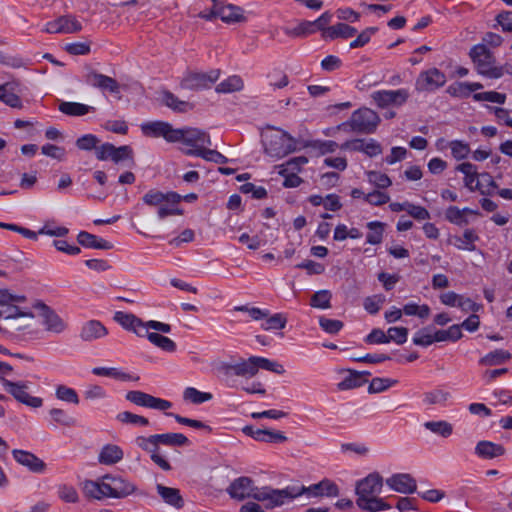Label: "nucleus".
<instances>
[{
  "mask_svg": "<svg viewBox=\"0 0 512 512\" xmlns=\"http://www.w3.org/2000/svg\"><path fill=\"white\" fill-rule=\"evenodd\" d=\"M104 479L106 480L107 487L105 488L108 490L109 498L122 499L137 490L135 484L121 476L106 474L104 475Z\"/></svg>",
  "mask_w": 512,
  "mask_h": 512,
  "instance_id": "nucleus-16",
  "label": "nucleus"
},
{
  "mask_svg": "<svg viewBox=\"0 0 512 512\" xmlns=\"http://www.w3.org/2000/svg\"><path fill=\"white\" fill-rule=\"evenodd\" d=\"M385 302V297L383 295H373L365 298L364 300V308L370 314H376L382 307Z\"/></svg>",
  "mask_w": 512,
  "mask_h": 512,
  "instance_id": "nucleus-63",
  "label": "nucleus"
},
{
  "mask_svg": "<svg viewBox=\"0 0 512 512\" xmlns=\"http://www.w3.org/2000/svg\"><path fill=\"white\" fill-rule=\"evenodd\" d=\"M266 318V322L262 324L264 330H280L283 329L287 323V318L282 313H276Z\"/></svg>",
  "mask_w": 512,
  "mask_h": 512,
  "instance_id": "nucleus-60",
  "label": "nucleus"
},
{
  "mask_svg": "<svg viewBox=\"0 0 512 512\" xmlns=\"http://www.w3.org/2000/svg\"><path fill=\"white\" fill-rule=\"evenodd\" d=\"M162 101L167 107L180 113L187 112L193 108L192 104L178 99L174 94L168 91L163 93Z\"/></svg>",
  "mask_w": 512,
  "mask_h": 512,
  "instance_id": "nucleus-40",
  "label": "nucleus"
},
{
  "mask_svg": "<svg viewBox=\"0 0 512 512\" xmlns=\"http://www.w3.org/2000/svg\"><path fill=\"white\" fill-rule=\"evenodd\" d=\"M58 497L66 503H77L79 495L75 487L68 484H61L57 489Z\"/></svg>",
  "mask_w": 512,
  "mask_h": 512,
  "instance_id": "nucleus-52",
  "label": "nucleus"
},
{
  "mask_svg": "<svg viewBox=\"0 0 512 512\" xmlns=\"http://www.w3.org/2000/svg\"><path fill=\"white\" fill-rule=\"evenodd\" d=\"M478 240V236L471 229L464 231L462 237H455V246L460 250L474 251V242Z\"/></svg>",
  "mask_w": 512,
  "mask_h": 512,
  "instance_id": "nucleus-46",
  "label": "nucleus"
},
{
  "mask_svg": "<svg viewBox=\"0 0 512 512\" xmlns=\"http://www.w3.org/2000/svg\"><path fill=\"white\" fill-rule=\"evenodd\" d=\"M107 334L108 330L100 321L89 320L81 326L79 337L84 342H93L104 338Z\"/></svg>",
  "mask_w": 512,
  "mask_h": 512,
  "instance_id": "nucleus-24",
  "label": "nucleus"
},
{
  "mask_svg": "<svg viewBox=\"0 0 512 512\" xmlns=\"http://www.w3.org/2000/svg\"><path fill=\"white\" fill-rule=\"evenodd\" d=\"M368 375H370L369 372H357L349 370V375L338 384V388L340 390H349L360 387L367 382L365 376Z\"/></svg>",
  "mask_w": 512,
  "mask_h": 512,
  "instance_id": "nucleus-37",
  "label": "nucleus"
},
{
  "mask_svg": "<svg viewBox=\"0 0 512 512\" xmlns=\"http://www.w3.org/2000/svg\"><path fill=\"white\" fill-rule=\"evenodd\" d=\"M158 437L162 445L165 446L183 447L190 444L189 439L181 433H163L158 434Z\"/></svg>",
  "mask_w": 512,
  "mask_h": 512,
  "instance_id": "nucleus-43",
  "label": "nucleus"
},
{
  "mask_svg": "<svg viewBox=\"0 0 512 512\" xmlns=\"http://www.w3.org/2000/svg\"><path fill=\"white\" fill-rule=\"evenodd\" d=\"M413 343L422 347H428L433 344L434 339L432 327H425L418 330L413 337Z\"/></svg>",
  "mask_w": 512,
  "mask_h": 512,
  "instance_id": "nucleus-56",
  "label": "nucleus"
},
{
  "mask_svg": "<svg viewBox=\"0 0 512 512\" xmlns=\"http://www.w3.org/2000/svg\"><path fill=\"white\" fill-rule=\"evenodd\" d=\"M82 30V25L72 15L60 16L57 19L47 22L43 31L49 34H69Z\"/></svg>",
  "mask_w": 512,
  "mask_h": 512,
  "instance_id": "nucleus-18",
  "label": "nucleus"
},
{
  "mask_svg": "<svg viewBox=\"0 0 512 512\" xmlns=\"http://www.w3.org/2000/svg\"><path fill=\"white\" fill-rule=\"evenodd\" d=\"M259 488L260 487L255 485L252 478L241 476L230 483L226 492L232 499L237 501H243L249 498L256 500V494H258Z\"/></svg>",
  "mask_w": 512,
  "mask_h": 512,
  "instance_id": "nucleus-10",
  "label": "nucleus"
},
{
  "mask_svg": "<svg viewBox=\"0 0 512 512\" xmlns=\"http://www.w3.org/2000/svg\"><path fill=\"white\" fill-rule=\"evenodd\" d=\"M12 455L17 463L33 473H44L47 468L46 463L32 452L14 449Z\"/></svg>",
  "mask_w": 512,
  "mask_h": 512,
  "instance_id": "nucleus-20",
  "label": "nucleus"
},
{
  "mask_svg": "<svg viewBox=\"0 0 512 512\" xmlns=\"http://www.w3.org/2000/svg\"><path fill=\"white\" fill-rule=\"evenodd\" d=\"M382 488L383 478L377 472L370 473L365 478L357 481L355 486L357 506H361L360 503L366 500L367 497H377L381 493Z\"/></svg>",
  "mask_w": 512,
  "mask_h": 512,
  "instance_id": "nucleus-7",
  "label": "nucleus"
},
{
  "mask_svg": "<svg viewBox=\"0 0 512 512\" xmlns=\"http://www.w3.org/2000/svg\"><path fill=\"white\" fill-rule=\"evenodd\" d=\"M179 203L180 202H169L165 200L157 211L159 219H164L172 215H182L183 211L178 207Z\"/></svg>",
  "mask_w": 512,
  "mask_h": 512,
  "instance_id": "nucleus-59",
  "label": "nucleus"
},
{
  "mask_svg": "<svg viewBox=\"0 0 512 512\" xmlns=\"http://www.w3.org/2000/svg\"><path fill=\"white\" fill-rule=\"evenodd\" d=\"M156 490L166 504L171 505L177 509L183 507L184 501L180 495L179 489L157 484Z\"/></svg>",
  "mask_w": 512,
  "mask_h": 512,
  "instance_id": "nucleus-31",
  "label": "nucleus"
},
{
  "mask_svg": "<svg viewBox=\"0 0 512 512\" xmlns=\"http://www.w3.org/2000/svg\"><path fill=\"white\" fill-rule=\"evenodd\" d=\"M91 84L101 90H107L111 93H118L120 90V86L118 82L104 74H100L98 72H92L90 74Z\"/></svg>",
  "mask_w": 512,
  "mask_h": 512,
  "instance_id": "nucleus-35",
  "label": "nucleus"
},
{
  "mask_svg": "<svg viewBox=\"0 0 512 512\" xmlns=\"http://www.w3.org/2000/svg\"><path fill=\"white\" fill-rule=\"evenodd\" d=\"M254 360L257 367V372L259 371L260 368L280 375L285 372L283 365H281L278 362L271 361L267 358L258 356H254Z\"/></svg>",
  "mask_w": 512,
  "mask_h": 512,
  "instance_id": "nucleus-54",
  "label": "nucleus"
},
{
  "mask_svg": "<svg viewBox=\"0 0 512 512\" xmlns=\"http://www.w3.org/2000/svg\"><path fill=\"white\" fill-rule=\"evenodd\" d=\"M26 300L24 295H16L8 290H0V307H19L17 304Z\"/></svg>",
  "mask_w": 512,
  "mask_h": 512,
  "instance_id": "nucleus-57",
  "label": "nucleus"
},
{
  "mask_svg": "<svg viewBox=\"0 0 512 512\" xmlns=\"http://www.w3.org/2000/svg\"><path fill=\"white\" fill-rule=\"evenodd\" d=\"M511 358L508 351L497 349L483 356L479 363L485 366H496L505 363Z\"/></svg>",
  "mask_w": 512,
  "mask_h": 512,
  "instance_id": "nucleus-38",
  "label": "nucleus"
},
{
  "mask_svg": "<svg viewBox=\"0 0 512 512\" xmlns=\"http://www.w3.org/2000/svg\"><path fill=\"white\" fill-rule=\"evenodd\" d=\"M141 130L148 137H163L167 142L175 143L177 139L176 129L171 124L163 121L146 122L141 125Z\"/></svg>",
  "mask_w": 512,
  "mask_h": 512,
  "instance_id": "nucleus-17",
  "label": "nucleus"
},
{
  "mask_svg": "<svg viewBox=\"0 0 512 512\" xmlns=\"http://www.w3.org/2000/svg\"><path fill=\"white\" fill-rule=\"evenodd\" d=\"M34 308L38 310V316L41 319L45 331L55 335L62 334L66 331L68 327L67 323L51 307L41 301H37L34 304Z\"/></svg>",
  "mask_w": 512,
  "mask_h": 512,
  "instance_id": "nucleus-6",
  "label": "nucleus"
},
{
  "mask_svg": "<svg viewBox=\"0 0 512 512\" xmlns=\"http://www.w3.org/2000/svg\"><path fill=\"white\" fill-rule=\"evenodd\" d=\"M456 170L463 173L465 175L464 182L465 186L470 190H475L479 188L480 175L477 172V168L470 162L461 163L456 167Z\"/></svg>",
  "mask_w": 512,
  "mask_h": 512,
  "instance_id": "nucleus-33",
  "label": "nucleus"
},
{
  "mask_svg": "<svg viewBox=\"0 0 512 512\" xmlns=\"http://www.w3.org/2000/svg\"><path fill=\"white\" fill-rule=\"evenodd\" d=\"M332 294L329 290H320L311 297V306L320 309H329L331 307Z\"/></svg>",
  "mask_w": 512,
  "mask_h": 512,
  "instance_id": "nucleus-49",
  "label": "nucleus"
},
{
  "mask_svg": "<svg viewBox=\"0 0 512 512\" xmlns=\"http://www.w3.org/2000/svg\"><path fill=\"white\" fill-rule=\"evenodd\" d=\"M7 314L5 324L0 331L15 333L29 330L34 322V314L21 307H11Z\"/></svg>",
  "mask_w": 512,
  "mask_h": 512,
  "instance_id": "nucleus-5",
  "label": "nucleus"
},
{
  "mask_svg": "<svg viewBox=\"0 0 512 512\" xmlns=\"http://www.w3.org/2000/svg\"><path fill=\"white\" fill-rule=\"evenodd\" d=\"M297 498L296 485H288L282 489L263 486L256 494V501L264 502L267 509L281 507Z\"/></svg>",
  "mask_w": 512,
  "mask_h": 512,
  "instance_id": "nucleus-3",
  "label": "nucleus"
},
{
  "mask_svg": "<svg viewBox=\"0 0 512 512\" xmlns=\"http://www.w3.org/2000/svg\"><path fill=\"white\" fill-rule=\"evenodd\" d=\"M100 140L93 134H85L76 140V146L80 150L91 151L98 147Z\"/></svg>",
  "mask_w": 512,
  "mask_h": 512,
  "instance_id": "nucleus-61",
  "label": "nucleus"
},
{
  "mask_svg": "<svg viewBox=\"0 0 512 512\" xmlns=\"http://www.w3.org/2000/svg\"><path fill=\"white\" fill-rule=\"evenodd\" d=\"M183 397L185 400H188L194 404H201L203 402L211 400L212 394L201 392L194 387H188L185 389Z\"/></svg>",
  "mask_w": 512,
  "mask_h": 512,
  "instance_id": "nucleus-53",
  "label": "nucleus"
},
{
  "mask_svg": "<svg viewBox=\"0 0 512 512\" xmlns=\"http://www.w3.org/2000/svg\"><path fill=\"white\" fill-rule=\"evenodd\" d=\"M356 34L357 29L346 23H337L323 31V37L329 40H334L336 38L347 39L355 36Z\"/></svg>",
  "mask_w": 512,
  "mask_h": 512,
  "instance_id": "nucleus-30",
  "label": "nucleus"
},
{
  "mask_svg": "<svg viewBox=\"0 0 512 512\" xmlns=\"http://www.w3.org/2000/svg\"><path fill=\"white\" fill-rule=\"evenodd\" d=\"M177 135L176 142H182L183 144L192 147L191 149L204 148L205 146H211V138L207 132L198 128L185 127L176 129Z\"/></svg>",
  "mask_w": 512,
  "mask_h": 512,
  "instance_id": "nucleus-14",
  "label": "nucleus"
},
{
  "mask_svg": "<svg viewBox=\"0 0 512 512\" xmlns=\"http://www.w3.org/2000/svg\"><path fill=\"white\" fill-rule=\"evenodd\" d=\"M379 123V115L372 109L366 107L354 111L347 122L352 131L362 134H371L375 132Z\"/></svg>",
  "mask_w": 512,
  "mask_h": 512,
  "instance_id": "nucleus-4",
  "label": "nucleus"
},
{
  "mask_svg": "<svg viewBox=\"0 0 512 512\" xmlns=\"http://www.w3.org/2000/svg\"><path fill=\"white\" fill-rule=\"evenodd\" d=\"M142 200L146 205L159 208L165 200L169 202H180L182 196L176 192L163 193L158 190H150L143 196Z\"/></svg>",
  "mask_w": 512,
  "mask_h": 512,
  "instance_id": "nucleus-28",
  "label": "nucleus"
},
{
  "mask_svg": "<svg viewBox=\"0 0 512 512\" xmlns=\"http://www.w3.org/2000/svg\"><path fill=\"white\" fill-rule=\"evenodd\" d=\"M49 415L55 423L66 427L74 426L76 423L75 419L72 416H70L66 411L60 408H52L49 411Z\"/></svg>",
  "mask_w": 512,
  "mask_h": 512,
  "instance_id": "nucleus-55",
  "label": "nucleus"
},
{
  "mask_svg": "<svg viewBox=\"0 0 512 512\" xmlns=\"http://www.w3.org/2000/svg\"><path fill=\"white\" fill-rule=\"evenodd\" d=\"M242 431L256 441L267 443H283L287 441V437L280 431L255 429L253 426H245Z\"/></svg>",
  "mask_w": 512,
  "mask_h": 512,
  "instance_id": "nucleus-23",
  "label": "nucleus"
},
{
  "mask_svg": "<svg viewBox=\"0 0 512 512\" xmlns=\"http://www.w3.org/2000/svg\"><path fill=\"white\" fill-rule=\"evenodd\" d=\"M219 76V70H211L207 73L189 72L183 77L180 85L187 90L207 89L218 80Z\"/></svg>",
  "mask_w": 512,
  "mask_h": 512,
  "instance_id": "nucleus-11",
  "label": "nucleus"
},
{
  "mask_svg": "<svg viewBox=\"0 0 512 512\" xmlns=\"http://www.w3.org/2000/svg\"><path fill=\"white\" fill-rule=\"evenodd\" d=\"M77 241L80 245L93 248V249H101V250H109L112 248V244L102 238H98L97 236L88 233L86 231H81L77 235Z\"/></svg>",
  "mask_w": 512,
  "mask_h": 512,
  "instance_id": "nucleus-34",
  "label": "nucleus"
},
{
  "mask_svg": "<svg viewBox=\"0 0 512 512\" xmlns=\"http://www.w3.org/2000/svg\"><path fill=\"white\" fill-rule=\"evenodd\" d=\"M262 144L267 155L282 158L297 149V141L282 129L267 127L262 133Z\"/></svg>",
  "mask_w": 512,
  "mask_h": 512,
  "instance_id": "nucleus-1",
  "label": "nucleus"
},
{
  "mask_svg": "<svg viewBox=\"0 0 512 512\" xmlns=\"http://www.w3.org/2000/svg\"><path fill=\"white\" fill-rule=\"evenodd\" d=\"M469 56L479 74L490 79H499L504 75V67L496 65L493 52L484 44L474 45L469 51Z\"/></svg>",
  "mask_w": 512,
  "mask_h": 512,
  "instance_id": "nucleus-2",
  "label": "nucleus"
},
{
  "mask_svg": "<svg viewBox=\"0 0 512 512\" xmlns=\"http://www.w3.org/2000/svg\"><path fill=\"white\" fill-rule=\"evenodd\" d=\"M219 18L227 24L241 23L246 21L244 10L240 6L234 4H225L218 1Z\"/></svg>",
  "mask_w": 512,
  "mask_h": 512,
  "instance_id": "nucleus-26",
  "label": "nucleus"
},
{
  "mask_svg": "<svg viewBox=\"0 0 512 512\" xmlns=\"http://www.w3.org/2000/svg\"><path fill=\"white\" fill-rule=\"evenodd\" d=\"M123 455V450L118 445L107 444L101 449L98 461L101 464L113 465L121 461Z\"/></svg>",
  "mask_w": 512,
  "mask_h": 512,
  "instance_id": "nucleus-32",
  "label": "nucleus"
},
{
  "mask_svg": "<svg viewBox=\"0 0 512 512\" xmlns=\"http://www.w3.org/2000/svg\"><path fill=\"white\" fill-rule=\"evenodd\" d=\"M424 427L430 432L440 435L444 438L449 437L453 432V426L444 420L427 421L424 423Z\"/></svg>",
  "mask_w": 512,
  "mask_h": 512,
  "instance_id": "nucleus-44",
  "label": "nucleus"
},
{
  "mask_svg": "<svg viewBox=\"0 0 512 512\" xmlns=\"http://www.w3.org/2000/svg\"><path fill=\"white\" fill-rule=\"evenodd\" d=\"M94 108L85 104H81L78 102H61L59 105V110L70 116H82L87 114L90 110Z\"/></svg>",
  "mask_w": 512,
  "mask_h": 512,
  "instance_id": "nucleus-42",
  "label": "nucleus"
},
{
  "mask_svg": "<svg viewBox=\"0 0 512 512\" xmlns=\"http://www.w3.org/2000/svg\"><path fill=\"white\" fill-rule=\"evenodd\" d=\"M367 227L369 229V233L367 235V243L372 245L381 243L384 232V224L378 221H373L369 222Z\"/></svg>",
  "mask_w": 512,
  "mask_h": 512,
  "instance_id": "nucleus-50",
  "label": "nucleus"
},
{
  "mask_svg": "<svg viewBox=\"0 0 512 512\" xmlns=\"http://www.w3.org/2000/svg\"><path fill=\"white\" fill-rule=\"evenodd\" d=\"M386 485L402 494H412L417 489L416 480L408 473H398L386 479Z\"/></svg>",
  "mask_w": 512,
  "mask_h": 512,
  "instance_id": "nucleus-21",
  "label": "nucleus"
},
{
  "mask_svg": "<svg viewBox=\"0 0 512 512\" xmlns=\"http://www.w3.org/2000/svg\"><path fill=\"white\" fill-rule=\"evenodd\" d=\"M3 386L17 401L32 408H39L43 405V399L28 394L26 382H12L3 379Z\"/></svg>",
  "mask_w": 512,
  "mask_h": 512,
  "instance_id": "nucleus-15",
  "label": "nucleus"
},
{
  "mask_svg": "<svg viewBox=\"0 0 512 512\" xmlns=\"http://www.w3.org/2000/svg\"><path fill=\"white\" fill-rule=\"evenodd\" d=\"M21 92L18 82H6L0 84V101L14 109L23 107L22 100L19 96Z\"/></svg>",
  "mask_w": 512,
  "mask_h": 512,
  "instance_id": "nucleus-22",
  "label": "nucleus"
},
{
  "mask_svg": "<svg viewBox=\"0 0 512 512\" xmlns=\"http://www.w3.org/2000/svg\"><path fill=\"white\" fill-rule=\"evenodd\" d=\"M445 83V74L437 68H430L418 75L415 81V90L418 92H432L444 86Z\"/></svg>",
  "mask_w": 512,
  "mask_h": 512,
  "instance_id": "nucleus-12",
  "label": "nucleus"
},
{
  "mask_svg": "<svg viewBox=\"0 0 512 512\" xmlns=\"http://www.w3.org/2000/svg\"><path fill=\"white\" fill-rule=\"evenodd\" d=\"M144 334L152 344L161 348L162 350L167 352H174L176 350V344L170 338L160 335L156 332L145 331Z\"/></svg>",
  "mask_w": 512,
  "mask_h": 512,
  "instance_id": "nucleus-41",
  "label": "nucleus"
},
{
  "mask_svg": "<svg viewBox=\"0 0 512 512\" xmlns=\"http://www.w3.org/2000/svg\"><path fill=\"white\" fill-rule=\"evenodd\" d=\"M296 491L298 498L301 496H306L308 499L323 496L337 497L340 494L339 487L335 482L328 478H324L320 482L310 486L296 485Z\"/></svg>",
  "mask_w": 512,
  "mask_h": 512,
  "instance_id": "nucleus-8",
  "label": "nucleus"
},
{
  "mask_svg": "<svg viewBox=\"0 0 512 512\" xmlns=\"http://www.w3.org/2000/svg\"><path fill=\"white\" fill-rule=\"evenodd\" d=\"M360 504L361 506H358L360 509L367 510L369 512H378L391 508L389 504L385 503L383 499L378 497H367V499L363 500Z\"/></svg>",
  "mask_w": 512,
  "mask_h": 512,
  "instance_id": "nucleus-51",
  "label": "nucleus"
},
{
  "mask_svg": "<svg viewBox=\"0 0 512 512\" xmlns=\"http://www.w3.org/2000/svg\"><path fill=\"white\" fill-rule=\"evenodd\" d=\"M465 213H475L469 208H464L463 210H460L456 206H450L445 213L446 219L456 225H466L468 224L467 219L464 217Z\"/></svg>",
  "mask_w": 512,
  "mask_h": 512,
  "instance_id": "nucleus-45",
  "label": "nucleus"
},
{
  "mask_svg": "<svg viewBox=\"0 0 512 512\" xmlns=\"http://www.w3.org/2000/svg\"><path fill=\"white\" fill-rule=\"evenodd\" d=\"M55 396L58 400L74 405H78L80 402L76 390L65 385H58L56 387Z\"/></svg>",
  "mask_w": 512,
  "mask_h": 512,
  "instance_id": "nucleus-47",
  "label": "nucleus"
},
{
  "mask_svg": "<svg viewBox=\"0 0 512 512\" xmlns=\"http://www.w3.org/2000/svg\"><path fill=\"white\" fill-rule=\"evenodd\" d=\"M503 32L512 33V11H502L495 17Z\"/></svg>",
  "mask_w": 512,
  "mask_h": 512,
  "instance_id": "nucleus-64",
  "label": "nucleus"
},
{
  "mask_svg": "<svg viewBox=\"0 0 512 512\" xmlns=\"http://www.w3.org/2000/svg\"><path fill=\"white\" fill-rule=\"evenodd\" d=\"M220 370L225 376L253 377L257 374L254 356L234 364L224 363Z\"/></svg>",
  "mask_w": 512,
  "mask_h": 512,
  "instance_id": "nucleus-19",
  "label": "nucleus"
},
{
  "mask_svg": "<svg viewBox=\"0 0 512 512\" xmlns=\"http://www.w3.org/2000/svg\"><path fill=\"white\" fill-rule=\"evenodd\" d=\"M136 445L150 454L151 460L164 471L172 469L169 462L160 454V442L158 434L150 435L148 437L138 436L135 439Z\"/></svg>",
  "mask_w": 512,
  "mask_h": 512,
  "instance_id": "nucleus-9",
  "label": "nucleus"
},
{
  "mask_svg": "<svg viewBox=\"0 0 512 512\" xmlns=\"http://www.w3.org/2000/svg\"><path fill=\"white\" fill-rule=\"evenodd\" d=\"M410 97L407 89L398 90H379L371 94V98L380 108L389 106L400 107L404 105Z\"/></svg>",
  "mask_w": 512,
  "mask_h": 512,
  "instance_id": "nucleus-13",
  "label": "nucleus"
},
{
  "mask_svg": "<svg viewBox=\"0 0 512 512\" xmlns=\"http://www.w3.org/2000/svg\"><path fill=\"white\" fill-rule=\"evenodd\" d=\"M244 82L240 76L233 75L220 82L215 90L218 93H232L242 90Z\"/></svg>",
  "mask_w": 512,
  "mask_h": 512,
  "instance_id": "nucleus-39",
  "label": "nucleus"
},
{
  "mask_svg": "<svg viewBox=\"0 0 512 512\" xmlns=\"http://www.w3.org/2000/svg\"><path fill=\"white\" fill-rule=\"evenodd\" d=\"M104 487H107L104 476L99 481L86 480L83 483V493L88 498L103 500L109 498L108 490Z\"/></svg>",
  "mask_w": 512,
  "mask_h": 512,
  "instance_id": "nucleus-29",
  "label": "nucleus"
},
{
  "mask_svg": "<svg viewBox=\"0 0 512 512\" xmlns=\"http://www.w3.org/2000/svg\"><path fill=\"white\" fill-rule=\"evenodd\" d=\"M186 155L201 157L206 161L214 162L217 164H225L228 158L220 152L207 148L188 149L185 151Z\"/></svg>",
  "mask_w": 512,
  "mask_h": 512,
  "instance_id": "nucleus-36",
  "label": "nucleus"
},
{
  "mask_svg": "<svg viewBox=\"0 0 512 512\" xmlns=\"http://www.w3.org/2000/svg\"><path fill=\"white\" fill-rule=\"evenodd\" d=\"M505 453L506 449L503 445L487 440L479 441L475 446V454L483 459H494Z\"/></svg>",
  "mask_w": 512,
  "mask_h": 512,
  "instance_id": "nucleus-27",
  "label": "nucleus"
},
{
  "mask_svg": "<svg viewBox=\"0 0 512 512\" xmlns=\"http://www.w3.org/2000/svg\"><path fill=\"white\" fill-rule=\"evenodd\" d=\"M92 373L96 376L112 377V378L120 379V380H124V381L134 379L131 375H129L125 372H122L118 368H115V367H111V368L95 367L92 369Z\"/></svg>",
  "mask_w": 512,
  "mask_h": 512,
  "instance_id": "nucleus-48",
  "label": "nucleus"
},
{
  "mask_svg": "<svg viewBox=\"0 0 512 512\" xmlns=\"http://www.w3.org/2000/svg\"><path fill=\"white\" fill-rule=\"evenodd\" d=\"M116 419L122 423L147 426L149 425V420L146 417L133 414L128 411L120 412L117 414Z\"/></svg>",
  "mask_w": 512,
  "mask_h": 512,
  "instance_id": "nucleus-58",
  "label": "nucleus"
},
{
  "mask_svg": "<svg viewBox=\"0 0 512 512\" xmlns=\"http://www.w3.org/2000/svg\"><path fill=\"white\" fill-rule=\"evenodd\" d=\"M111 160L115 163H119L124 160H131L132 164H134L132 148L128 145L120 147L114 146Z\"/></svg>",
  "mask_w": 512,
  "mask_h": 512,
  "instance_id": "nucleus-62",
  "label": "nucleus"
},
{
  "mask_svg": "<svg viewBox=\"0 0 512 512\" xmlns=\"http://www.w3.org/2000/svg\"><path fill=\"white\" fill-rule=\"evenodd\" d=\"M114 320L118 322L124 329L131 330L138 336H145V323L134 314L118 311L114 315Z\"/></svg>",
  "mask_w": 512,
  "mask_h": 512,
  "instance_id": "nucleus-25",
  "label": "nucleus"
}]
</instances>
